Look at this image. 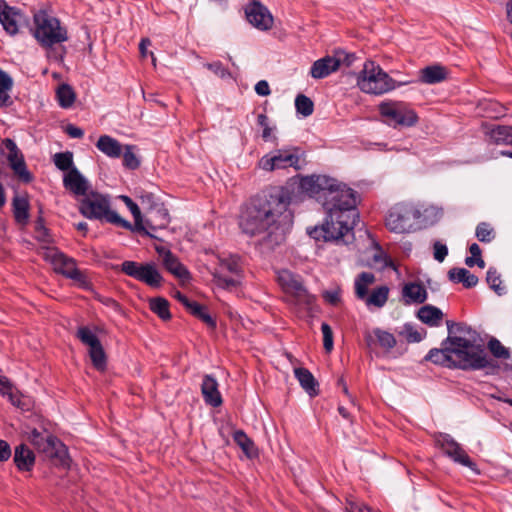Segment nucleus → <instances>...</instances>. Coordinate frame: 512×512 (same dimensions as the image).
I'll use <instances>...</instances> for the list:
<instances>
[{"mask_svg": "<svg viewBox=\"0 0 512 512\" xmlns=\"http://www.w3.org/2000/svg\"><path fill=\"white\" fill-rule=\"evenodd\" d=\"M212 273L214 282L221 288L229 289L239 284L240 266L238 258H219V266Z\"/></svg>", "mask_w": 512, "mask_h": 512, "instance_id": "nucleus-13", "label": "nucleus"}, {"mask_svg": "<svg viewBox=\"0 0 512 512\" xmlns=\"http://www.w3.org/2000/svg\"><path fill=\"white\" fill-rule=\"evenodd\" d=\"M352 57L345 55L343 52H336L334 56L323 57L313 63L310 74L315 79L325 78L338 70L342 61H347V66H349Z\"/></svg>", "mask_w": 512, "mask_h": 512, "instance_id": "nucleus-16", "label": "nucleus"}, {"mask_svg": "<svg viewBox=\"0 0 512 512\" xmlns=\"http://www.w3.org/2000/svg\"><path fill=\"white\" fill-rule=\"evenodd\" d=\"M289 205L290 197L284 190L257 196L242 212L239 226L246 235L261 236L262 243L273 249L285 240L286 231L292 223Z\"/></svg>", "mask_w": 512, "mask_h": 512, "instance_id": "nucleus-2", "label": "nucleus"}, {"mask_svg": "<svg viewBox=\"0 0 512 512\" xmlns=\"http://www.w3.org/2000/svg\"><path fill=\"white\" fill-rule=\"evenodd\" d=\"M488 348L497 358L507 359L510 356L509 351L501 344L499 340L495 338H492L488 342Z\"/></svg>", "mask_w": 512, "mask_h": 512, "instance_id": "nucleus-52", "label": "nucleus"}, {"mask_svg": "<svg viewBox=\"0 0 512 512\" xmlns=\"http://www.w3.org/2000/svg\"><path fill=\"white\" fill-rule=\"evenodd\" d=\"M121 271L151 287H159L163 281L154 263L143 264L135 261H124L121 264Z\"/></svg>", "mask_w": 512, "mask_h": 512, "instance_id": "nucleus-12", "label": "nucleus"}, {"mask_svg": "<svg viewBox=\"0 0 512 512\" xmlns=\"http://www.w3.org/2000/svg\"><path fill=\"white\" fill-rule=\"evenodd\" d=\"M295 377L299 381L301 387L310 395H317L318 383L313 374L306 368H296L294 370Z\"/></svg>", "mask_w": 512, "mask_h": 512, "instance_id": "nucleus-37", "label": "nucleus"}, {"mask_svg": "<svg viewBox=\"0 0 512 512\" xmlns=\"http://www.w3.org/2000/svg\"><path fill=\"white\" fill-rule=\"evenodd\" d=\"M12 206L16 222L26 224L29 218L28 200L22 196H15L12 201Z\"/></svg>", "mask_w": 512, "mask_h": 512, "instance_id": "nucleus-39", "label": "nucleus"}, {"mask_svg": "<svg viewBox=\"0 0 512 512\" xmlns=\"http://www.w3.org/2000/svg\"><path fill=\"white\" fill-rule=\"evenodd\" d=\"M447 75L448 72L445 67L441 65H431L420 71L419 79L425 84H436L444 81Z\"/></svg>", "mask_w": 512, "mask_h": 512, "instance_id": "nucleus-33", "label": "nucleus"}, {"mask_svg": "<svg viewBox=\"0 0 512 512\" xmlns=\"http://www.w3.org/2000/svg\"><path fill=\"white\" fill-rule=\"evenodd\" d=\"M357 86L368 94L381 95L396 88V82L375 62L367 61L357 77Z\"/></svg>", "mask_w": 512, "mask_h": 512, "instance_id": "nucleus-7", "label": "nucleus"}, {"mask_svg": "<svg viewBox=\"0 0 512 512\" xmlns=\"http://www.w3.org/2000/svg\"><path fill=\"white\" fill-rule=\"evenodd\" d=\"M380 115L384 118L385 123L397 127H411L418 121L416 112L410 109L403 102L387 101L379 105Z\"/></svg>", "mask_w": 512, "mask_h": 512, "instance_id": "nucleus-10", "label": "nucleus"}, {"mask_svg": "<svg viewBox=\"0 0 512 512\" xmlns=\"http://www.w3.org/2000/svg\"><path fill=\"white\" fill-rule=\"evenodd\" d=\"M277 280L286 293L294 295L299 301L307 300L308 293L299 276L294 275L289 270H281L278 272Z\"/></svg>", "mask_w": 512, "mask_h": 512, "instance_id": "nucleus-21", "label": "nucleus"}, {"mask_svg": "<svg viewBox=\"0 0 512 512\" xmlns=\"http://www.w3.org/2000/svg\"><path fill=\"white\" fill-rule=\"evenodd\" d=\"M169 222L168 210L163 205H155L147 212L145 223H143L145 227L143 231L151 237H155L152 232L166 228Z\"/></svg>", "mask_w": 512, "mask_h": 512, "instance_id": "nucleus-22", "label": "nucleus"}, {"mask_svg": "<svg viewBox=\"0 0 512 512\" xmlns=\"http://www.w3.org/2000/svg\"><path fill=\"white\" fill-rule=\"evenodd\" d=\"M448 277L454 283H462L465 288H472L478 283V277L465 268L450 269Z\"/></svg>", "mask_w": 512, "mask_h": 512, "instance_id": "nucleus-36", "label": "nucleus"}, {"mask_svg": "<svg viewBox=\"0 0 512 512\" xmlns=\"http://www.w3.org/2000/svg\"><path fill=\"white\" fill-rule=\"evenodd\" d=\"M11 457V448L10 445L4 441L0 440V461H7Z\"/></svg>", "mask_w": 512, "mask_h": 512, "instance_id": "nucleus-61", "label": "nucleus"}, {"mask_svg": "<svg viewBox=\"0 0 512 512\" xmlns=\"http://www.w3.org/2000/svg\"><path fill=\"white\" fill-rule=\"evenodd\" d=\"M79 211L88 219H105L111 224L128 230H133V226L130 222L120 217L117 212L110 209L108 199L102 194L96 192L88 193L81 200Z\"/></svg>", "mask_w": 512, "mask_h": 512, "instance_id": "nucleus-6", "label": "nucleus"}, {"mask_svg": "<svg viewBox=\"0 0 512 512\" xmlns=\"http://www.w3.org/2000/svg\"><path fill=\"white\" fill-rule=\"evenodd\" d=\"M321 331L323 334V346L326 352H331L333 349V332L327 323H322Z\"/></svg>", "mask_w": 512, "mask_h": 512, "instance_id": "nucleus-54", "label": "nucleus"}, {"mask_svg": "<svg viewBox=\"0 0 512 512\" xmlns=\"http://www.w3.org/2000/svg\"><path fill=\"white\" fill-rule=\"evenodd\" d=\"M255 92L259 96H268V95H270L271 90H270L268 82L266 80H260L259 82H257L256 85H255Z\"/></svg>", "mask_w": 512, "mask_h": 512, "instance_id": "nucleus-60", "label": "nucleus"}, {"mask_svg": "<svg viewBox=\"0 0 512 512\" xmlns=\"http://www.w3.org/2000/svg\"><path fill=\"white\" fill-rule=\"evenodd\" d=\"M448 254V248L440 241H435L433 244V256L438 262H443Z\"/></svg>", "mask_w": 512, "mask_h": 512, "instance_id": "nucleus-56", "label": "nucleus"}, {"mask_svg": "<svg viewBox=\"0 0 512 512\" xmlns=\"http://www.w3.org/2000/svg\"><path fill=\"white\" fill-rule=\"evenodd\" d=\"M43 258L48 261L56 273L75 281L82 288H89L90 282L86 275L77 268L76 261L59 251L57 248H47Z\"/></svg>", "mask_w": 512, "mask_h": 512, "instance_id": "nucleus-9", "label": "nucleus"}, {"mask_svg": "<svg viewBox=\"0 0 512 512\" xmlns=\"http://www.w3.org/2000/svg\"><path fill=\"white\" fill-rule=\"evenodd\" d=\"M295 107H296L297 112L302 114L305 117L310 116L314 110V104H313L312 100L303 94H299L296 97Z\"/></svg>", "mask_w": 512, "mask_h": 512, "instance_id": "nucleus-46", "label": "nucleus"}, {"mask_svg": "<svg viewBox=\"0 0 512 512\" xmlns=\"http://www.w3.org/2000/svg\"><path fill=\"white\" fill-rule=\"evenodd\" d=\"M420 217V213L414 206L406 203L394 205L386 216L387 228L395 233H407L414 225V221Z\"/></svg>", "mask_w": 512, "mask_h": 512, "instance_id": "nucleus-11", "label": "nucleus"}, {"mask_svg": "<svg viewBox=\"0 0 512 512\" xmlns=\"http://www.w3.org/2000/svg\"><path fill=\"white\" fill-rule=\"evenodd\" d=\"M248 22L258 30L267 31L273 26V16L270 11L258 1H253L245 7Z\"/></svg>", "mask_w": 512, "mask_h": 512, "instance_id": "nucleus-17", "label": "nucleus"}, {"mask_svg": "<svg viewBox=\"0 0 512 512\" xmlns=\"http://www.w3.org/2000/svg\"><path fill=\"white\" fill-rule=\"evenodd\" d=\"M31 33L37 43L47 51L51 57L55 45L68 41V31L58 18L46 10H38L33 14V27Z\"/></svg>", "mask_w": 512, "mask_h": 512, "instance_id": "nucleus-5", "label": "nucleus"}, {"mask_svg": "<svg viewBox=\"0 0 512 512\" xmlns=\"http://www.w3.org/2000/svg\"><path fill=\"white\" fill-rule=\"evenodd\" d=\"M486 280L490 288L493 289L498 295L504 294L505 287L502 286V280L496 269L490 268L487 271Z\"/></svg>", "mask_w": 512, "mask_h": 512, "instance_id": "nucleus-49", "label": "nucleus"}, {"mask_svg": "<svg viewBox=\"0 0 512 512\" xmlns=\"http://www.w3.org/2000/svg\"><path fill=\"white\" fill-rule=\"evenodd\" d=\"M301 188L316 197L326 213L348 214L358 217L356 195L351 188L325 175L307 176L301 180Z\"/></svg>", "mask_w": 512, "mask_h": 512, "instance_id": "nucleus-3", "label": "nucleus"}, {"mask_svg": "<svg viewBox=\"0 0 512 512\" xmlns=\"http://www.w3.org/2000/svg\"><path fill=\"white\" fill-rule=\"evenodd\" d=\"M13 80L4 71L0 70V106L11 104L9 91L12 89Z\"/></svg>", "mask_w": 512, "mask_h": 512, "instance_id": "nucleus-41", "label": "nucleus"}, {"mask_svg": "<svg viewBox=\"0 0 512 512\" xmlns=\"http://www.w3.org/2000/svg\"><path fill=\"white\" fill-rule=\"evenodd\" d=\"M158 254L162 257L164 267L175 277L186 280L189 278L188 270L180 263L179 259L172 252L164 247L156 248Z\"/></svg>", "mask_w": 512, "mask_h": 512, "instance_id": "nucleus-24", "label": "nucleus"}, {"mask_svg": "<svg viewBox=\"0 0 512 512\" xmlns=\"http://www.w3.org/2000/svg\"><path fill=\"white\" fill-rule=\"evenodd\" d=\"M357 219L358 217L349 216V213L330 212L327 213L323 225L320 228L315 227L310 234L315 239L322 237L325 241H339L352 232Z\"/></svg>", "mask_w": 512, "mask_h": 512, "instance_id": "nucleus-8", "label": "nucleus"}, {"mask_svg": "<svg viewBox=\"0 0 512 512\" xmlns=\"http://www.w3.org/2000/svg\"><path fill=\"white\" fill-rule=\"evenodd\" d=\"M427 290L422 283L408 282L402 288V297L406 305L422 304L427 300Z\"/></svg>", "mask_w": 512, "mask_h": 512, "instance_id": "nucleus-29", "label": "nucleus"}, {"mask_svg": "<svg viewBox=\"0 0 512 512\" xmlns=\"http://www.w3.org/2000/svg\"><path fill=\"white\" fill-rule=\"evenodd\" d=\"M425 360L444 367L454 368L450 344L446 343V339L442 341L441 348L431 349L425 356Z\"/></svg>", "mask_w": 512, "mask_h": 512, "instance_id": "nucleus-30", "label": "nucleus"}, {"mask_svg": "<svg viewBox=\"0 0 512 512\" xmlns=\"http://www.w3.org/2000/svg\"><path fill=\"white\" fill-rule=\"evenodd\" d=\"M417 317L424 324L437 327L442 321L443 312L433 305H425L418 310Z\"/></svg>", "mask_w": 512, "mask_h": 512, "instance_id": "nucleus-35", "label": "nucleus"}, {"mask_svg": "<svg viewBox=\"0 0 512 512\" xmlns=\"http://www.w3.org/2000/svg\"><path fill=\"white\" fill-rule=\"evenodd\" d=\"M64 187L76 196H86L89 190L88 181L78 171L77 168H71L63 178Z\"/></svg>", "mask_w": 512, "mask_h": 512, "instance_id": "nucleus-25", "label": "nucleus"}, {"mask_svg": "<svg viewBox=\"0 0 512 512\" xmlns=\"http://www.w3.org/2000/svg\"><path fill=\"white\" fill-rule=\"evenodd\" d=\"M475 235L480 242L484 243H489L495 238L494 229L486 222L477 225Z\"/></svg>", "mask_w": 512, "mask_h": 512, "instance_id": "nucleus-47", "label": "nucleus"}, {"mask_svg": "<svg viewBox=\"0 0 512 512\" xmlns=\"http://www.w3.org/2000/svg\"><path fill=\"white\" fill-rule=\"evenodd\" d=\"M76 336L84 345L88 346V353L93 366L99 371H104L107 366V357L96 334L88 327L82 326L78 328Z\"/></svg>", "mask_w": 512, "mask_h": 512, "instance_id": "nucleus-14", "label": "nucleus"}, {"mask_svg": "<svg viewBox=\"0 0 512 512\" xmlns=\"http://www.w3.org/2000/svg\"><path fill=\"white\" fill-rule=\"evenodd\" d=\"M56 95L59 105L63 108L71 107L75 101V93L67 84L60 85L57 89Z\"/></svg>", "mask_w": 512, "mask_h": 512, "instance_id": "nucleus-42", "label": "nucleus"}, {"mask_svg": "<svg viewBox=\"0 0 512 512\" xmlns=\"http://www.w3.org/2000/svg\"><path fill=\"white\" fill-rule=\"evenodd\" d=\"M120 199L126 204L128 209L131 211L134 220H135V229L136 230H144L145 227L143 225V220L141 216V211L138 207V205L132 201V199L128 196L121 195Z\"/></svg>", "mask_w": 512, "mask_h": 512, "instance_id": "nucleus-45", "label": "nucleus"}, {"mask_svg": "<svg viewBox=\"0 0 512 512\" xmlns=\"http://www.w3.org/2000/svg\"><path fill=\"white\" fill-rule=\"evenodd\" d=\"M49 435L50 433H48L47 431L41 432L37 429H33L30 433L29 440L33 444V446L37 450H39L40 446L43 445V443L45 442Z\"/></svg>", "mask_w": 512, "mask_h": 512, "instance_id": "nucleus-55", "label": "nucleus"}, {"mask_svg": "<svg viewBox=\"0 0 512 512\" xmlns=\"http://www.w3.org/2000/svg\"><path fill=\"white\" fill-rule=\"evenodd\" d=\"M54 164L62 171L70 170L73 168V154L69 151L56 153L54 155Z\"/></svg>", "mask_w": 512, "mask_h": 512, "instance_id": "nucleus-50", "label": "nucleus"}, {"mask_svg": "<svg viewBox=\"0 0 512 512\" xmlns=\"http://www.w3.org/2000/svg\"><path fill=\"white\" fill-rule=\"evenodd\" d=\"M0 393L8 396L12 404H18L16 395L13 393V385L5 376H0Z\"/></svg>", "mask_w": 512, "mask_h": 512, "instance_id": "nucleus-53", "label": "nucleus"}, {"mask_svg": "<svg viewBox=\"0 0 512 512\" xmlns=\"http://www.w3.org/2000/svg\"><path fill=\"white\" fill-rule=\"evenodd\" d=\"M376 281V277L371 272H361L354 281L355 296L357 299L364 301L367 298L369 287Z\"/></svg>", "mask_w": 512, "mask_h": 512, "instance_id": "nucleus-34", "label": "nucleus"}, {"mask_svg": "<svg viewBox=\"0 0 512 512\" xmlns=\"http://www.w3.org/2000/svg\"><path fill=\"white\" fill-rule=\"evenodd\" d=\"M201 392L206 404L219 407L223 400L218 389L217 380L211 375H205L201 384Z\"/></svg>", "mask_w": 512, "mask_h": 512, "instance_id": "nucleus-27", "label": "nucleus"}, {"mask_svg": "<svg viewBox=\"0 0 512 512\" xmlns=\"http://www.w3.org/2000/svg\"><path fill=\"white\" fill-rule=\"evenodd\" d=\"M189 312L195 316L196 318L203 321L208 327L215 328L216 322L208 313L207 308L198 302H193V306L190 308Z\"/></svg>", "mask_w": 512, "mask_h": 512, "instance_id": "nucleus-43", "label": "nucleus"}, {"mask_svg": "<svg viewBox=\"0 0 512 512\" xmlns=\"http://www.w3.org/2000/svg\"><path fill=\"white\" fill-rule=\"evenodd\" d=\"M96 147L109 158H119L123 152V145L117 139L109 135L100 136Z\"/></svg>", "mask_w": 512, "mask_h": 512, "instance_id": "nucleus-32", "label": "nucleus"}, {"mask_svg": "<svg viewBox=\"0 0 512 512\" xmlns=\"http://www.w3.org/2000/svg\"><path fill=\"white\" fill-rule=\"evenodd\" d=\"M484 133L490 143L512 145V126L485 125Z\"/></svg>", "mask_w": 512, "mask_h": 512, "instance_id": "nucleus-28", "label": "nucleus"}, {"mask_svg": "<svg viewBox=\"0 0 512 512\" xmlns=\"http://www.w3.org/2000/svg\"><path fill=\"white\" fill-rule=\"evenodd\" d=\"M234 441L242 448V450L250 455L254 448V443L242 430H237L233 434Z\"/></svg>", "mask_w": 512, "mask_h": 512, "instance_id": "nucleus-51", "label": "nucleus"}, {"mask_svg": "<svg viewBox=\"0 0 512 512\" xmlns=\"http://www.w3.org/2000/svg\"><path fill=\"white\" fill-rule=\"evenodd\" d=\"M40 453L51 459H58L62 464L66 463L67 450L65 445L54 435L50 434L42 446H40Z\"/></svg>", "mask_w": 512, "mask_h": 512, "instance_id": "nucleus-26", "label": "nucleus"}, {"mask_svg": "<svg viewBox=\"0 0 512 512\" xmlns=\"http://www.w3.org/2000/svg\"><path fill=\"white\" fill-rule=\"evenodd\" d=\"M258 125L263 128L262 138L267 141L271 137L272 128L269 126L268 117L266 114L261 113L257 117Z\"/></svg>", "mask_w": 512, "mask_h": 512, "instance_id": "nucleus-57", "label": "nucleus"}, {"mask_svg": "<svg viewBox=\"0 0 512 512\" xmlns=\"http://www.w3.org/2000/svg\"><path fill=\"white\" fill-rule=\"evenodd\" d=\"M389 291V288L385 285L376 287L370 294L368 293L363 302L367 307L382 308L388 301Z\"/></svg>", "mask_w": 512, "mask_h": 512, "instance_id": "nucleus-38", "label": "nucleus"}, {"mask_svg": "<svg viewBox=\"0 0 512 512\" xmlns=\"http://www.w3.org/2000/svg\"><path fill=\"white\" fill-rule=\"evenodd\" d=\"M3 146L7 151V160L14 173L25 183L32 180L31 173L27 170L23 155L20 153L15 142L11 139H5Z\"/></svg>", "mask_w": 512, "mask_h": 512, "instance_id": "nucleus-19", "label": "nucleus"}, {"mask_svg": "<svg viewBox=\"0 0 512 512\" xmlns=\"http://www.w3.org/2000/svg\"><path fill=\"white\" fill-rule=\"evenodd\" d=\"M373 334L383 348L390 350L396 346V339L393 334L379 328L374 329Z\"/></svg>", "mask_w": 512, "mask_h": 512, "instance_id": "nucleus-48", "label": "nucleus"}, {"mask_svg": "<svg viewBox=\"0 0 512 512\" xmlns=\"http://www.w3.org/2000/svg\"><path fill=\"white\" fill-rule=\"evenodd\" d=\"M149 308L163 321L171 319L169 302L163 297H156L149 300Z\"/></svg>", "mask_w": 512, "mask_h": 512, "instance_id": "nucleus-40", "label": "nucleus"}, {"mask_svg": "<svg viewBox=\"0 0 512 512\" xmlns=\"http://www.w3.org/2000/svg\"><path fill=\"white\" fill-rule=\"evenodd\" d=\"M446 343L450 344L454 368L479 370L491 366V359L474 338L450 333Z\"/></svg>", "mask_w": 512, "mask_h": 512, "instance_id": "nucleus-4", "label": "nucleus"}, {"mask_svg": "<svg viewBox=\"0 0 512 512\" xmlns=\"http://www.w3.org/2000/svg\"><path fill=\"white\" fill-rule=\"evenodd\" d=\"M14 463L20 471H31L35 464V455L27 445L20 444L14 451Z\"/></svg>", "mask_w": 512, "mask_h": 512, "instance_id": "nucleus-31", "label": "nucleus"}, {"mask_svg": "<svg viewBox=\"0 0 512 512\" xmlns=\"http://www.w3.org/2000/svg\"><path fill=\"white\" fill-rule=\"evenodd\" d=\"M135 148L133 145L123 146V165L130 170H135L140 166V160L135 154Z\"/></svg>", "mask_w": 512, "mask_h": 512, "instance_id": "nucleus-44", "label": "nucleus"}, {"mask_svg": "<svg viewBox=\"0 0 512 512\" xmlns=\"http://www.w3.org/2000/svg\"><path fill=\"white\" fill-rule=\"evenodd\" d=\"M24 16L14 7L9 6L4 0H0V22L7 33H18L19 25L24 21Z\"/></svg>", "mask_w": 512, "mask_h": 512, "instance_id": "nucleus-23", "label": "nucleus"}, {"mask_svg": "<svg viewBox=\"0 0 512 512\" xmlns=\"http://www.w3.org/2000/svg\"><path fill=\"white\" fill-rule=\"evenodd\" d=\"M323 297L328 303H330L332 305H337L340 302V290L335 289V290L325 291L323 293Z\"/></svg>", "mask_w": 512, "mask_h": 512, "instance_id": "nucleus-59", "label": "nucleus"}, {"mask_svg": "<svg viewBox=\"0 0 512 512\" xmlns=\"http://www.w3.org/2000/svg\"><path fill=\"white\" fill-rule=\"evenodd\" d=\"M289 205L290 197L284 190L257 196L242 212L239 226L246 235L261 236L262 243L273 249L285 240L286 231L292 223Z\"/></svg>", "mask_w": 512, "mask_h": 512, "instance_id": "nucleus-1", "label": "nucleus"}, {"mask_svg": "<svg viewBox=\"0 0 512 512\" xmlns=\"http://www.w3.org/2000/svg\"><path fill=\"white\" fill-rule=\"evenodd\" d=\"M299 157L290 149H278L264 155L258 162L259 168L265 171L297 167Z\"/></svg>", "mask_w": 512, "mask_h": 512, "instance_id": "nucleus-15", "label": "nucleus"}, {"mask_svg": "<svg viewBox=\"0 0 512 512\" xmlns=\"http://www.w3.org/2000/svg\"><path fill=\"white\" fill-rule=\"evenodd\" d=\"M440 446L444 453L453 459L455 462L469 467L476 474H479V470L476 464L470 459L465 450L449 435H444L439 440Z\"/></svg>", "mask_w": 512, "mask_h": 512, "instance_id": "nucleus-20", "label": "nucleus"}, {"mask_svg": "<svg viewBox=\"0 0 512 512\" xmlns=\"http://www.w3.org/2000/svg\"><path fill=\"white\" fill-rule=\"evenodd\" d=\"M407 339L410 342H419L422 340V335L417 330H414L412 327H407Z\"/></svg>", "mask_w": 512, "mask_h": 512, "instance_id": "nucleus-64", "label": "nucleus"}, {"mask_svg": "<svg viewBox=\"0 0 512 512\" xmlns=\"http://www.w3.org/2000/svg\"><path fill=\"white\" fill-rule=\"evenodd\" d=\"M447 329H448V335L451 333V335H456L453 331V328L456 327L457 333L459 335H470L471 328L467 327L460 323H454L453 321H446Z\"/></svg>", "mask_w": 512, "mask_h": 512, "instance_id": "nucleus-58", "label": "nucleus"}, {"mask_svg": "<svg viewBox=\"0 0 512 512\" xmlns=\"http://www.w3.org/2000/svg\"><path fill=\"white\" fill-rule=\"evenodd\" d=\"M174 298L177 299L187 309V311H189L190 308L193 306L194 301L188 299L184 294H182L179 291L175 292Z\"/></svg>", "mask_w": 512, "mask_h": 512, "instance_id": "nucleus-63", "label": "nucleus"}, {"mask_svg": "<svg viewBox=\"0 0 512 512\" xmlns=\"http://www.w3.org/2000/svg\"><path fill=\"white\" fill-rule=\"evenodd\" d=\"M65 132L67 133V135H69L71 138H82L83 135H84V131L73 125V124H68L66 127H65Z\"/></svg>", "mask_w": 512, "mask_h": 512, "instance_id": "nucleus-62", "label": "nucleus"}, {"mask_svg": "<svg viewBox=\"0 0 512 512\" xmlns=\"http://www.w3.org/2000/svg\"><path fill=\"white\" fill-rule=\"evenodd\" d=\"M3 146L7 151V160L14 173L25 183L32 180L31 173L27 170L23 155L20 153L15 142L11 139H5Z\"/></svg>", "mask_w": 512, "mask_h": 512, "instance_id": "nucleus-18", "label": "nucleus"}]
</instances>
